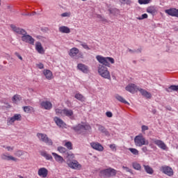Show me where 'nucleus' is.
I'll return each mask as SVG.
<instances>
[{
	"instance_id": "nucleus-1",
	"label": "nucleus",
	"mask_w": 178,
	"mask_h": 178,
	"mask_svg": "<svg viewBox=\"0 0 178 178\" xmlns=\"http://www.w3.org/2000/svg\"><path fill=\"white\" fill-rule=\"evenodd\" d=\"M10 27L14 33H16V34H19V35H22L21 40L22 41H23V42H26L27 44H30L31 45H34L35 40L32 38L31 35H29L26 30L19 28L13 24L10 25Z\"/></svg>"
},
{
	"instance_id": "nucleus-2",
	"label": "nucleus",
	"mask_w": 178,
	"mask_h": 178,
	"mask_svg": "<svg viewBox=\"0 0 178 178\" xmlns=\"http://www.w3.org/2000/svg\"><path fill=\"white\" fill-rule=\"evenodd\" d=\"M125 90L127 91H129V92H131V94H134L135 92H137L138 91L140 92L141 95L143 97H145V98H147L148 99H151V97H152V95L149 93V92L145 90L143 88H138L137 86L134 83H130L129 84L126 88Z\"/></svg>"
},
{
	"instance_id": "nucleus-3",
	"label": "nucleus",
	"mask_w": 178,
	"mask_h": 178,
	"mask_svg": "<svg viewBox=\"0 0 178 178\" xmlns=\"http://www.w3.org/2000/svg\"><path fill=\"white\" fill-rule=\"evenodd\" d=\"M96 59L99 63L103 65L104 66H106L107 67H111V65H113L115 63V59L112 57H104L100 55L96 56Z\"/></svg>"
},
{
	"instance_id": "nucleus-4",
	"label": "nucleus",
	"mask_w": 178,
	"mask_h": 178,
	"mask_svg": "<svg viewBox=\"0 0 178 178\" xmlns=\"http://www.w3.org/2000/svg\"><path fill=\"white\" fill-rule=\"evenodd\" d=\"M118 173V171L112 168H108L104 170H102L99 172V176L100 177L103 178H109V177H114V176H116Z\"/></svg>"
},
{
	"instance_id": "nucleus-5",
	"label": "nucleus",
	"mask_w": 178,
	"mask_h": 178,
	"mask_svg": "<svg viewBox=\"0 0 178 178\" xmlns=\"http://www.w3.org/2000/svg\"><path fill=\"white\" fill-rule=\"evenodd\" d=\"M36 136L40 143H44L47 145H53L54 144L52 139L49 138L46 134L38 133Z\"/></svg>"
},
{
	"instance_id": "nucleus-6",
	"label": "nucleus",
	"mask_w": 178,
	"mask_h": 178,
	"mask_svg": "<svg viewBox=\"0 0 178 178\" xmlns=\"http://www.w3.org/2000/svg\"><path fill=\"white\" fill-rule=\"evenodd\" d=\"M134 143L136 147H143V145H148L149 144L148 140H145V138L142 134L136 136L134 138Z\"/></svg>"
},
{
	"instance_id": "nucleus-7",
	"label": "nucleus",
	"mask_w": 178,
	"mask_h": 178,
	"mask_svg": "<svg viewBox=\"0 0 178 178\" xmlns=\"http://www.w3.org/2000/svg\"><path fill=\"white\" fill-rule=\"evenodd\" d=\"M68 55L70 56V58H76V56H78L80 59H83L84 56H83L82 53H80V50H79L76 47H73L68 51Z\"/></svg>"
},
{
	"instance_id": "nucleus-8",
	"label": "nucleus",
	"mask_w": 178,
	"mask_h": 178,
	"mask_svg": "<svg viewBox=\"0 0 178 178\" xmlns=\"http://www.w3.org/2000/svg\"><path fill=\"white\" fill-rule=\"evenodd\" d=\"M98 73L104 79H108V80H111V74L109 71H108V68L106 67H99L98 70Z\"/></svg>"
},
{
	"instance_id": "nucleus-9",
	"label": "nucleus",
	"mask_w": 178,
	"mask_h": 178,
	"mask_svg": "<svg viewBox=\"0 0 178 178\" xmlns=\"http://www.w3.org/2000/svg\"><path fill=\"white\" fill-rule=\"evenodd\" d=\"M161 172L164 173V175H167V176H173V169L168 165H163L160 168Z\"/></svg>"
},
{
	"instance_id": "nucleus-10",
	"label": "nucleus",
	"mask_w": 178,
	"mask_h": 178,
	"mask_svg": "<svg viewBox=\"0 0 178 178\" xmlns=\"http://www.w3.org/2000/svg\"><path fill=\"white\" fill-rule=\"evenodd\" d=\"M68 166L71 168V169H74L75 170H80L81 169V164L79 163V161L76 160L70 161L68 163Z\"/></svg>"
},
{
	"instance_id": "nucleus-11",
	"label": "nucleus",
	"mask_w": 178,
	"mask_h": 178,
	"mask_svg": "<svg viewBox=\"0 0 178 178\" xmlns=\"http://www.w3.org/2000/svg\"><path fill=\"white\" fill-rule=\"evenodd\" d=\"M90 147H92L93 149L99 151V152H102V151H104V146H102V145L98 142L90 143Z\"/></svg>"
},
{
	"instance_id": "nucleus-12",
	"label": "nucleus",
	"mask_w": 178,
	"mask_h": 178,
	"mask_svg": "<svg viewBox=\"0 0 178 178\" xmlns=\"http://www.w3.org/2000/svg\"><path fill=\"white\" fill-rule=\"evenodd\" d=\"M35 49L38 54H40V55H44V54H45V49H44V47H42V44H41V42H35Z\"/></svg>"
},
{
	"instance_id": "nucleus-13",
	"label": "nucleus",
	"mask_w": 178,
	"mask_h": 178,
	"mask_svg": "<svg viewBox=\"0 0 178 178\" xmlns=\"http://www.w3.org/2000/svg\"><path fill=\"white\" fill-rule=\"evenodd\" d=\"M40 106L46 111H51L52 109V103L49 101H43L40 103Z\"/></svg>"
},
{
	"instance_id": "nucleus-14",
	"label": "nucleus",
	"mask_w": 178,
	"mask_h": 178,
	"mask_svg": "<svg viewBox=\"0 0 178 178\" xmlns=\"http://www.w3.org/2000/svg\"><path fill=\"white\" fill-rule=\"evenodd\" d=\"M147 13H149L152 16H155L156 13H158V8L155 6H151L147 8L146 9Z\"/></svg>"
},
{
	"instance_id": "nucleus-15",
	"label": "nucleus",
	"mask_w": 178,
	"mask_h": 178,
	"mask_svg": "<svg viewBox=\"0 0 178 178\" xmlns=\"http://www.w3.org/2000/svg\"><path fill=\"white\" fill-rule=\"evenodd\" d=\"M165 13L170 16H172L174 17H178V9L176 8H170L165 10Z\"/></svg>"
},
{
	"instance_id": "nucleus-16",
	"label": "nucleus",
	"mask_w": 178,
	"mask_h": 178,
	"mask_svg": "<svg viewBox=\"0 0 178 178\" xmlns=\"http://www.w3.org/2000/svg\"><path fill=\"white\" fill-rule=\"evenodd\" d=\"M38 175L40 177L46 178L48 176V170L45 168H40L38 170Z\"/></svg>"
},
{
	"instance_id": "nucleus-17",
	"label": "nucleus",
	"mask_w": 178,
	"mask_h": 178,
	"mask_svg": "<svg viewBox=\"0 0 178 178\" xmlns=\"http://www.w3.org/2000/svg\"><path fill=\"white\" fill-rule=\"evenodd\" d=\"M54 121L55 122L56 124L58 126V127H62L63 129L65 128L66 129V123L62 120V119L58 118V117H54Z\"/></svg>"
},
{
	"instance_id": "nucleus-18",
	"label": "nucleus",
	"mask_w": 178,
	"mask_h": 178,
	"mask_svg": "<svg viewBox=\"0 0 178 178\" xmlns=\"http://www.w3.org/2000/svg\"><path fill=\"white\" fill-rule=\"evenodd\" d=\"M1 159L3 161H13L14 162H17V159L13 157V156L7 155L6 154L3 153L1 155Z\"/></svg>"
},
{
	"instance_id": "nucleus-19",
	"label": "nucleus",
	"mask_w": 178,
	"mask_h": 178,
	"mask_svg": "<svg viewBox=\"0 0 178 178\" xmlns=\"http://www.w3.org/2000/svg\"><path fill=\"white\" fill-rule=\"evenodd\" d=\"M73 115L74 113L72 109L64 108L63 111V116H67V118H70V119H72Z\"/></svg>"
},
{
	"instance_id": "nucleus-20",
	"label": "nucleus",
	"mask_w": 178,
	"mask_h": 178,
	"mask_svg": "<svg viewBox=\"0 0 178 178\" xmlns=\"http://www.w3.org/2000/svg\"><path fill=\"white\" fill-rule=\"evenodd\" d=\"M44 77H46L47 80H52L54 79V74L49 70H44L42 72Z\"/></svg>"
},
{
	"instance_id": "nucleus-21",
	"label": "nucleus",
	"mask_w": 178,
	"mask_h": 178,
	"mask_svg": "<svg viewBox=\"0 0 178 178\" xmlns=\"http://www.w3.org/2000/svg\"><path fill=\"white\" fill-rule=\"evenodd\" d=\"M154 143L157 145V147H159V148H161V149H166V144H165V143H163V141L161 140H155L154 141Z\"/></svg>"
},
{
	"instance_id": "nucleus-22",
	"label": "nucleus",
	"mask_w": 178,
	"mask_h": 178,
	"mask_svg": "<svg viewBox=\"0 0 178 178\" xmlns=\"http://www.w3.org/2000/svg\"><path fill=\"white\" fill-rule=\"evenodd\" d=\"M51 154L53 155L55 161H56V162L58 163H63V162H65V159H63V157H62L60 155L55 152H52Z\"/></svg>"
},
{
	"instance_id": "nucleus-23",
	"label": "nucleus",
	"mask_w": 178,
	"mask_h": 178,
	"mask_svg": "<svg viewBox=\"0 0 178 178\" xmlns=\"http://www.w3.org/2000/svg\"><path fill=\"white\" fill-rule=\"evenodd\" d=\"M72 129L78 134H81L83 133V124H79L75 127H72Z\"/></svg>"
},
{
	"instance_id": "nucleus-24",
	"label": "nucleus",
	"mask_w": 178,
	"mask_h": 178,
	"mask_svg": "<svg viewBox=\"0 0 178 178\" xmlns=\"http://www.w3.org/2000/svg\"><path fill=\"white\" fill-rule=\"evenodd\" d=\"M97 126L98 127L99 131H100L101 133H103V134H105L106 136H108L109 134V132L108 131L106 128H105V127L101 124H97Z\"/></svg>"
},
{
	"instance_id": "nucleus-25",
	"label": "nucleus",
	"mask_w": 178,
	"mask_h": 178,
	"mask_svg": "<svg viewBox=\"0 0 178 178\" xmlns=\"http://www.w3.org/2000/svg\"><path fill=\"white\" fill-rule=\"evenodd\" d=\"M59 31H60V33H63L65 34H69V33H70V29H69V27H67V26H63L59 28Z\"/></svg>"
},
{
	"instance_id": "nucleus-26",
	"label": "nucleus",
	"mask_w": 178,
	"mask_h": 178,
	"mask_svg": "<svg viewBox=\"0 0 178 178\" xmlns=\"http://www.w3.org/2000/svg\"><path fill=\"white\" fill-rule=\"evenodd\" d=\"M40 155L42 156H44V158H45V159H47V161L52 159V156L45 151L40 152Z\"/></svg>"
},
{
	"instance_id": "nucleus-27",
	"label": "nucleus",
	"mask_w": 178,
	"mask_h": 178,
	"mask_svg": "<svg viewBox=\"0 0 178 178\" xmlns=\"http://www.w3.org/2000/svg\"><path fill=\"white\" fill-rule=\"evenodd\" d=\"M143 168H145V172L148 173V175L154 174V169H152V168H151L149 165H143Z\"/></svg>"
},
{
	"instance_id": "nucleus-28",
	"label": "nucleus",
	"mask_w": 178,
	"mask_h": 178,
	"mask_svg": "<svg viewBox=\"0 0 178 178\" xmlns=\"http://www.w3.org/2000/svg\"><path fill=\"white\" fill-rule=\"evenodd\" d=\"M74 97L76 99H78V101H81V102H84L86 101V97L80 93H76Z\"/></svg>"
},
{
	"instance_id": "nucleus-29",
	"label": "nucleus",
	"mask_w": 178,
	"mask_h": 178,
	"mask_svg": "<svg viewBox=\"0 0 178 178\" xmlns=\"http://www.w3.org/2000/svg\"><path fill=\"white\" fill-rule=\"evenodd\" d=\"M115 98L120 102H122V104H127V105H129V103L127 102V101H126V99H124V98H123V97L119 95H116Z\"/></svg>"
},
{
	"instance_id": "nucleus-30",
	"label": "nucleus",
	"mask_w": 178,
	"mask_h": 178,
	"mask_svg": "<svg viewBox=\"0 0 178 178\" xmlns=\"http://www.w3.org/2000/svg\"><path fill=\"white\" fill-rule=\"evenodd\" d=\"M12 101L13 102H14V104H16V102H19V101H22V97H20V95H15L12 98Z\"/></svg>"
},
{
	"instance_id": "nucleus-31",
	"label": "nucleus",
	"mask_w": 178,
	"mask_h": 178,
	"mask_svg": "<svg viewBox=\"0 0 178 178\" xmlns=\"http://www.w3.org/2000/svg\"><path fill=\"white\" fill-rule=\"evenodd\" d=\"M78 42H79V44H81V47H83V48L84 49H87V51H90V49H91L90 48V47H88V44H87V43L84 42H81L80 40H76Z\"/></svg>"
},
{
	"instance_id": "nucleus-32",
	"label": "nucleus",
	"mask_w": 178,
	"mask_h": 178,
	"mask_svg": "<svg viewBox=\"0 0 178 178\" xmlns=\"http://www.w3.org/2000/svg\"><path fill=\"white\" fill-rule=\"evenodd\" d=\"M132 166L136 170H141V165L137 162L132 163Z\"/></svg>"
},
{
	"instance_id": "nucleus-33",
	"label": "nucleus",
	"mask_w": 178,
	"mask_h": 178,
	"mask_svg": "<svg viewBox=\"0 0 178 178\" xmlns=\"http://www.w3.org/2000/svg\"><path fill=\"white\" fill-rule=\"evenodd\" d=\"M64 147H66V148H67V149L70 151L73 149V144L70 141L66 142L64 145Z\"/></svg>"
},
{
	"instance_id": "nucleus-34",
	"label": "nucleus",
	"mask_w": 178,
	"mask_h": 178,
	"mask_svg": "<svg viewBox=\"0 0 178 178\" xmlns=\"http://www.w3.org/2000/svg\"><path fill=\"white\" fill-rule=\"evenodd\" d=\"M83 130H86V131H91L92 128L91 125L88 124H82Z\"/></svg>"
},
{
	"instance_id": "nucleus-35",
	"label": "nucleus",
	"mask_w": 178,
	"mask_h": 178,
	"mask_svg": "<svg viewBox=\"0 0 178 178\" xmlns=\"http://www.w3.org/2000/svg\"><path fill=\"white\" fill-rule=\"evenodd\" d=\"M58 151H59L60 152V154H67V152H68L67 151V149L62 147V146H60L57 148Z\"/></svg>"
},
{
	"instance_id": "nucleus-36",
	"label": "nucleus",
	"mask_w": 178,
	"mask_h": 178,
	"mask_svg": "<svg viewBox=\"0 0 178 178\" xmlns=\"http://www.w3.org/2000/svg\"><path fill=\"white\" fill-rule=\"evenodd\" d=\"M23 109H24V112H25V113H30V112H31L33 111V107L26 106L23 107Z\"/></svg>"
},
{
	"instance_id": "nucleus-37",
	"label": "nucleus",
	"mask_w": 178,
	"mask_h": 178,
	"mask_svg": "<svg viewBox=\"0 0 178 178\" xmlns=\"http://www.w3.org/2000/svg\"><path fill=\"white\" fill-rule=\"evenodd\" d=\"M14 155H15V156H17L18 158H20V156H22V155H24V152L22 150H17L14 153Z\"/></svg>"
},
{
	"instance_id": "nucleus-38",
	"label": "nucleus",
	"mask_w": 178,
	"mask_h": 178,
	"mask_svg": "<svg viewBox=\"0 0 178 178\" xmlns=\"http://www.w3.org/2000/svg\"><path fill=\"white\" fill-rule=\"evenodd\" d=\"M66 158H67L68 159H74V154L70 152H67L66 154Z\"/></svg>"
},
{
	"instance_id": "nucleus-39",
	"label": "nucleus",
	"mask_w": 178,
	"mask_h": 178,
	"mask_svg": "<svg viewBox=\"0 0 178 178\" xmlns=\"http://www.w3.org/2000/svg\"><path fill=\"white\" fill-rule=\"evenodd\" d=\"M129 151H130L133 155H138L139 154L138 150L136 148H129Z\"/></svg>"
},
{
	"instance_id": "nucleus-40",
	"label": "nucleus",
	"mask_w": 178,
	"mask_h": 178,
	"mask_svg": "<svg viewBox=\"0 0 178 178\" xmlns=\"http://www.w3.org/2000/svg\"><path fill=\"white\" fill-rule=\"evenodd\" d=\"M152 0H138L140 5H147L151 2Z\"/></svg>"
},
{
	"instance_id": "nucleus-41",
	"label": "nucleus",
	"mask_w": 178,
	"mask_h": 178,
	"mask_svg": "<svg viewBox=\"0 0 178 178\" xmlns=\"http://www.w3.org/2000/svg\"><path fill=\"white\" fill-rule=\"evenodd\" d=\"M61 17H70L72 13L70 12H65L60 15Z\"/></svg>"
},
{
	"instance_id": "nucleus-42",
	"label": "nucleus",
	"mask_w": 178,
	"mask_h": 178,
	"mask_svg": "<svg viewBox=\"0 0 178 178\" xmlns=\"http://www.w3.org/2000/svg\"><path fill=\"white\" fill-rule=\"evenodd\" d=\"M144 19H148V15L147 13H145L140 17H137L138 20H144Z\"/></svg>"
},
{
	"instance_id": "nucleus-43",
	"label": "nucleus",
	"mask_w": 178,
	"mask_h": 178,
	"mask_svg": "<svg viewBox=\"0 0 178 178\" xmlns=\"http://www.w3.org/2000/svg\"><path fill=\"white\" fill-rule=\"evenodd\" d=\"M120 2L123 5H131V1L130 0H120Z\"/></svg>"
},
{
	"instance_id": "nucleus-44",
	"label": "nucleus",
	"mask_w": 178,
	"mask_h": 178,
	"mask_svg": "<svg viewBox=\"0 0 178 178\" xmlns=\"http://www.w3.org/2000/svg\"><path fill=\"white\" fill-rule=\"evenodd\" d=\"M55 112L56 115H61V116H63V109L56 108Z\"/></svg>"
},
{
	"instance_id": "nucleus-45",
	"label": "nucleus",
	"mask_w": 178,
	"mask_h": 178,
	"mask_svg": "<svg viewBox=\"0 0 178 178\" xmlns=\"http://www.w3.org/2000/svg\"><path fill=\"white\" fill-rule=\"evenodd\" d=\"M78 70L82 73H88V68L87 67H78Z\"/></svg>"
},
{
	"instance_id": "nucleus-46",
	"label": "nucleus",
	"mask_w": 178,
	"mask_h": 178,
	"mask_svg": "<svg viewBox=\"0 0 178 178\" xmlns=\"http://www.w3.org/2000/svg\"><path fill=\"white\" fill-rule=\"evenodd\" d=\"M170 91H178V86H171L168 88Z\"/></svg>"
},
{
	"instance_id": "nucleus-47",
	"label": "nucleus",
	"mask_w": 178,
	"mask_h": 178,
	"mask_svg": "<svg viewBox=\"0 0 178 178\" xmlns=\"http://www.w3.org/2000/svg\"><path fill=\"white\" fill-rule=\"evenodd\" d=\"M3 148H6V149H7V151L8 152L13 151L15 149V147L5 146V145H3Z\"/></svg>"
},
{
	"instance_id": "nucleus-48",
	"label": "nucleus",
	"mask_w": 178,
	"mask_h": 178,
	"mask_svg": "<svg viewBox=\"0 0 178 178\" xmlns=\"http://www.w3.org/2000/svg\"><path fill=\"white\" fill-rule=\"evenodd\" d=\"M122 169H124V170H126V172H128L129 173L133 175V170L130 169L129 167L122 166Z\"/></svg>"
},
{
	"instance_id": "nucleus-49",
	"label": "nucleus",
	"mask_w": 178,
	"mask_h": 178,
	"mask_svg": "<svg viewBox=\"0 0 178 178\" xmlns=\"http://www.w3.org/2000/svg\"><path fill=\"white\" fill-rule=\"evenodd\" d=\"M13 118L15 120H22V115L20 114H15Z\"/></svg>"
},
{
	"instance_id": "nucleus-50",
	"label": "nucleus",
	"mask_w": 178,
	"mask_h": 178,
	"mask_svg": "<svg viewBox=\"0 0 178 178\" xmlns=\"http://www.w3.org/2000/svg\"><path fill=\"white\" fill-rule=\"evenodd\" d=\"M108 11L110 13L113 14L115 13V12H118L119 10H118L117 8H109Z\"/></svg>"
},
{
	"instance_id": "nucleus-51",
	"label": "nucleus",
	"mask_w": 178,
	"mask_h": 178,
	"mask_svg": "<svg viewBox=\"0 0 178 178\" xmlns=\"http://www.w3.org/2000/svg\"><path fill=\"white\" fill-rule=\"evenodd\" d=\"M111 149H112L113 151H114L115 152H116V145L115 144H111L109 145Z\"/></svg>"
},
{
	"instance_id": "nucleus-52",
	"label": "nucleus",
	"mask_w": 178,
	"mask_h": 178,
	"mask_svg": "<svg viewBox=\"0 0 178 178\" xmlns=\"http://www.w3.org/2000/svg\"><path fill=\"white\" fill-rule=\"evenodd\" d=\"M15 122H16V120L14 118V117H11L8 119V123H10V124H12V123H15Z\"/></svg>"
},
{
	"instance_id": "nucleus-53",
	"label": "nucleus",
	"mask_w": 178,
	"mask_h": 178,
	"mask_svg": "<svg viewBox=\"0 0 178 178\" xmlns=\"http://www.w3.org/2000/svg\"><path fill=\"white\" fill-rule=\"evenodd\" d=\"M142 132L144 133V131H146V130H148V126L147 125H143L142 127Z\"/></svg>"
},
{
	"instance_id": "nucleus-54",
	"label": "nucleus",
	"mask_w": 178,
	"mask_h": 178,
	"mask_svg": "<svg viewBox=\"0 0 178 178\" xmlns=\"http://www.w3.org/2000/svg\"><path fill=\"white\" fill-rule=\"evenodd\" d=\"M106 116H107V118H112V116H113V114L111 111H107L106 113Z\"/></svg>"
},
{
	"instance_id": "nucleus-55",
	"label": "nucleus",
	"mask_w": 178,
	"mask_h": 178,
	"mask_svg": "<svg viewBox=\"0 0 178 178\" xmlns=\"http://www.w3.org/2000/svg\"><path fill=\"white\" fill-rule=\"evenodd\" d=\"M15 56L18 57V58H19L20 60H23V57H22V56H20V54L19 53L15 52Z\"/></svg>"
},
{
	"instance_id": "nucleus-56",
	"label": "nucleus",
	"mask_w": 178,
	"mask_h": 178,
	"mask_svg": "<svg viewBox=\"0 0 178 178\" xmlns=\"http://www.w3.org/2000/svg\"><path fill=\"white\" fill-rule=\"evenodd\" d=\"M98 17H100L101 20L104 23H108V20L105 19L104 17H102L101 15H98Z\"/></svg>"
},
{
	"instance_id": "nucleus-57",
	"label": "nucleus",
	"mask_w": 178,
	"mask_h": 178,
	"mask_svg": "<svg viewBox=\"0 0 178 178\" xmlns=\"http://www.w3.org/2000/svg\"><path fill=\"white\" fill-rule=\"evenodd\" d=\"M142 151L143 152H145V153L148 152V148H147V147H143Z\"/></svg>"
},
{
	"instance_id": "nucleus-58",
	"label": "nucleus",
	"mask_w": 178,
	"mask_h": 178,
	"mask_svg": "<svg viewBox=\"0 0 178 178\" xmlns=\"http://www.w3.org/2000/svg\"><path fill=\"white\" fill-rule=\"evenodd\" d=\"M77 67H86V65H84V64L79 63L78 64Z\"/></svg>"
},
{
	"instance_id": "nucleus-59",
	"label": "nucleus",
	"mask_w": 178,
	"mask_h": 178,
	"mask_svg": "<svg viewBox=\"0 0 178 178\" xmlns=\"http://www.w3.org/2000/svg\"><path fill=\"white\" fill-rule=\"evenodd\" d=\"M37 66H38V67H44V64L40 63L37 64Z\"/></svg>"
},
{
	"instance_id": "nucleus-60",
	"label": "nucleus",
	"mask_w": 178,
	"mask_h": 178,
	"mask_svg": "<svg viewBox=\"0 0 178 178\" xmlns=\"http://www.w3.org/2000/svg\"><path fill=\"white\" fill-rule=\"evenodd\" d=\"M129 52H131L133 53V50H131V49H128Z\"/></svg>"
},
{
	"instance_id": "nucleus-61",
	"label": "nucleus",
	"mask_w": 178,
	"mask_h": 178,
	"mask_svg": "<svg viewBox=\"0 0 178 178\" xmlns=\"http://www.w3.org/2000/svg\"><path fill=\"white\" fill-rule=\"evenodd\" d=\"M19 178H24V177H23V176H19Z\"/></svg>"
},
{
	"instance_id": "nucleus-62",
	"label": "nucleus",
	"mask_w": 178,
	"mask_h": 178,
	"mask_svg": "<svg viewBox=\"0 0 178 178\" xmlns=\"http://www.w3.org/2000/svg\"><path fill=\"white\" fill-rule=\"evenodd\" d=\"M27 15L29 16V14H25V16H27Z\"/></svg>"
},
{
	"instance_id": "nucleus-63",
	"label": "nucleus",
	"mask_w": 178,
	"mask_h": 178,
	"mask_svg": "<svg viewBox=\"0 0 178 178\" xmlns=\"http://www.w3.org/2000/svg\"><path fill=\"white\" fill-rule=\"evenodd\" d=\"M169 111H172V108H170L169 109Z\"/></svg>"
},
{
	"instance_id": "nucleus-64",
	"label": "nucleus",
	"mask_w": 178,
	"mask_h": 178,
	"mask_svg": "<svg viewBox=\"0 0 178 178\" xmlns=\"http://www.w3.org/2000/svg\"><path fill=\"white\" fill-rule=\"evenodd\" d=\"M82 1H87V0H82Z\"/></svg>"
}]
</instances>
